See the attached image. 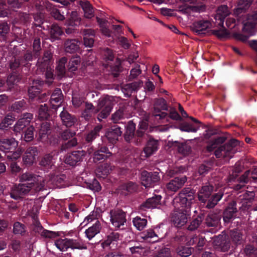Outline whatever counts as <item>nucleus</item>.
<instances>
[{"label": "nucleus", "mask_w": 257, "mask_h": 257, "mask_svg": "<svg viewBox=\"0 0 257 257\" xmlns=\"http://www.w3.org/2000/svg\"><path fill=\"white\" fill-rule=\"evenodd\" d=\"M110 221L113 226L116 229L119 228L126 222L125 214L121 210H114L110 212Z\"/></svg>", "instance_id": "2eb2a0df"}, {"label": "nucleus", "mask_w": 257, "mask_h": 257, "mask_svg": "<svg viewBox=\"0 0 257 257\" xmlns=\"http://www.w3.org/2000/svg\"><path fill=\"white\" fill-rule=\"evenodd\" d=\"M191 247L181 246L176 249V252L182 257H187L191 254Z\"/></svg>", "instance_id": "680f3d73"}, {"label": "nucleus", "mask_w": 257, "mask_h": 257, "mask_svg": "<svg viewBox=\"0 0 257 257\" xmlns=\"http://www.w3.org/2000/svg\"><path fill=\"white\" fill-rule=\"evenodd\" d=\"M26 107V102L25 100L22 99L17 101L12 104L11 109L17 113H20L24 110Z\"/></svg>", "instance_id": "864d4df0"}, {"label": "nucleus", "mask_w": 257, "mask_h": 257, "mask_svg": "<svg viewBox=\"0 0 257 257\" xmlns=\"http://www.w3.org/2000/svg\"><path fill=\"white\" fill-rule=\"evenodd\" d=\"M32 188L31 186H28L25 183H20L13 186L9 192L11 198L18 200L27 194Z\"/></svg>", "instance_id": "f8f14e48"}, {"label": "nucleus", "mask_w": 257, "mask_h": 257, "mask_svg": "<svg viewBox=\"0 0 257 257\" xmlns=\"http://www.w3.org/2000/svg\"><path fill=\"white\" fill-rule=\"evenodd\" d=\"M65 149L76 146L77 140L73 138L76 135L74 130L72 128L65 129Z\"/></svg>", "instance_id": "393cba45"}, {"label": "nucleus", "mask_w": 257, "mask_h": 257, "mask_svg": "<svg viewBox=\"0 0 257 257\" xmlns=\"http://www.w3.org/2000/svg\"><path fill=\"white\" fill-rule=\"evenodd\" d=\"M51 133V124L49 122H43L41 124L39 131V139L44 140L48 138V135Z\"/></svg>", "instance_id": "ea45409f"}, {"label": "nucleus", "mask_w": 257, "mask_h": 257, "mask_svg": "<svg viewBox=\"0 0 257 257\" xmlns=\"http://www.w3.org/2000/svg\"><path fill=\"white\" fill-rule=\"evenodd\" d=\"M161 199L160 195H156L152 198H150L143 204L140 207L141 211H145L147 209H153L157 207L160 204Z\"/></svg>", "instance_id": "a878e982"}, {"label": "nucleus", "mask_w": 257, "mask_h": 257, "mask_svg": "<svg viewBox=\"0 0 257 257\" xmlns=\"http://www.w3.org/2000/svg\"><path fill=\"white\" fill-rule=\"evenodd\" d=\"M113 105L112 98L109 96L100 98L98 99L97 108H95L92 103L86 102L84 104V109L81 113V117L88 120L94 114L100 111L97 117L100 121L102 118H105L109 115Z\"/></svg>", "instance_id": "7ed1b4c3"}, {"label": "nucleus", "mask_w": 257, "mask_h": 257, "mask_svg": "<svg viewBox=\"0 0 257 257\" xmlns=\"http://www.w3.org/2000/svg\"><path fill=\"white\" fill-rule=\"evenodd\" d=\"M194 199L195 191L190 188L183 189L174 198L172 204L175 211L173 221L176 226L180 227L186 223Z\"/></svg>", "instance_id": "f257e3e1"}, {"label": "nucleus", "mask_w": 257, "mask_h": 257, "mask_svg": "<svg viewBox=\"0 0 257 257\" xmlns=\"http://www.w3.org/2000/svg\"><path fill=\"white\" fill-rule=\"evenodd\" d=\"M33 117V114L31 113H24L14 126V131L16 133L21 134L29 125L30 122Z\"/></svg>", "instance_id": "4468645a"}, {"label": "nucleus", "mask_w": 257, "mask_h": 257, "mask_svg": "<svg viewBox=\"0 0 257 257\" xmlns=\"http://www.w3.org/2000/svg\"><path fill=\"white\" fill-rule=\"evenodd\" d=\"M204 9L203 6H180L179 7V12L183 14H190L192 12H200Z\"/></svg>", "instance_id": "c9c22d12"}, {"label": "nucleus", "mask_w": 257, "mask_h": 257, "mask_svg": "<svg viewBox=\"0 0 257 257\" xmlns=\"http://www.w3.org/2000/svg\"><path fill=\"white\" fill-rule=\"evenodd\" d=\"M39 177L32 172H26L20 176V182L26 184L27 186H31V188H32L35 184L39 181Z\"/></svg>", "instance_id": "6ab92c4d"}, {"label": "nucleus", "mask_w": 257, "mask_h": 257, "mask_svg": "<svg viewBox=\"0 0 257 257\" xmlns=\"http://www.w3.org/2000/svg\"><path fill=\"white\" fill-rule=\"evenodd\" d=\"M169 110L166 100L163 98H159L155 100L153 114L155 117H159L160 119L165 118L168 116V113L161 110Z\"/></svg>", "instance_id": "9b49d317"}, {"label": "nucleus", "mask_w": 257, "mask_h": 257, "mask_svg": "<svg viewBox=\"0 0 257 257\" xmlns=\"http://www.w3.org/2000/svg\"><path fill=\"white\" fill-rule=\"evenodd\" d=\"M253 0H238V7L234 10V13L237 16L244 13L251 5Z\"/></svg>", "instance_id": "f704fd0d"}, {"label": "nucleus", "mask_w": 257, "mask_h": 257, "mask_svg": "<svg viewBox=\"0 0 257 257\" xmlns=\"http://www.w3.org/2000/svg\"><path fill=\"white\" fill-rule=\"evenodd\" d=\"M134 226L139 230H143L147 224V220L145 218H141L140 217H136L133 220Z\"/></svg>", "instance_id": "4d7b16f0"}, {"label": "nucleus", "mask_w": 257, "mask_h": 257, "mask_svg": "<svg viewBox=\"0 0 257 257\" xmlns=\"http://www.w3.org/2000/svg\"><path fill=\"white\" fill-rule=\"evenodd\" d=\"M50 144L56 146L60 145L61 152L63 153L64 150V131L58 127L55 128L54 133L49 138Z\"/></svg>", "instance_id": "dca6fc26"}, {"label": "nucleus", "mask_w": 257, "mask_h": 257, "mask_svg": "<svg viewBox=\"0 0 257 257\" xmlns=\"http://www.w3.org/2000/svg\"><path fill=\"white\" fill-rule=\"evenodd\" d=\"M230 236L233 242L235 244L241 243L242 239V234L240 231L232 230L230 232Z\"/></svg>", "instance_id": "13d9d810"}, {"label": "nucleus", "mask_w": 257, "mask_h": 257, "mask_svg": "<svg viewBox=\"0 0 257 257\" xmlns=\"http://www.w3.org/2000/svg\"><path fill=\"white\" fill-rule=\"evenodd\" d=\"M230 14L228 7L226 5L220 6L216 10L214 18L216 24L220 27L224 28V19Z\"/></svg>", "instance_id": "f3484780"}, {"label": "nucleus", "mask_w": 257, "mask_h": 257, "mask_svg": "<svg viewBox=\"0 0 257 257\" xmlns=\"http://www.w3.org/2000/svg\"><path fill=\"white\" fill-rule=\"evenodd\" d=\"M159 141L153 138H150L148 140L144 151L141 153V157H149L156 152L159 148Z\"/></svg>", "instance_id": "a211bd4d"}, {"label": "nucleus", "mask_w": 257, "mask_h": 257, "mask_svg": "<svg viewBox=\"0 0 257 257\" xmlns=\"http://www.w3.org/2000/svg\"><path fill=\"white\" fill-rule=\"evenodd\" d=\"M53 110L49 109L47 104L41 105L38 110V116L42 119H48Z\"/></svg>", "instance_id": "49530a36"}, {"label": "nucleus", "mask_w": 257, "mask_h": 257, "mask_svg": "<svg viewBox=\"0 0 257 257\" xmlns=\"http://www.w3.org/2000/svg\"><path fill=\"white\" fill-rule=\"evenodd\" d=\"M50 34L51 39L54 41L59 39L63 34V31L57 24H53L51 26Z\"/></svg>", "instance_id": "09e8293b"}, {"label": "nucleus", "mask_w": 257, "mask_h": 257, "mask_svg": "<svg viewBox=\"0 0 257 257\" xmlns=\"http://www.w3.org/2000/svg\"><path fill=\"white\" fill-rule=\"evenodd\" d=\"M114 55L111 50L106 48L104 51V58L107 62L106 69L108 71V74L113 78H117L122 71V68L120 60L117 58L114 64L111 63L114 59Z\"/></svg>", "instance_id": "6e6552de"}, {"label": "nucleus", "mask_w": 257, "mask_h": 257, "mask_svg": "<svg viewBox=\"0 0 257 257\" xmlns=\"http://www.w3.org/2000/svg\"><path fill=\"white\" fill-rule=\"evenodd\" d=\"M10 30V25L6 21H0V36L6 37Z\"/></svg>", "instance_id": "bf43d9fd"}, {"label": "nucleus", "mask_w": 257, "mask_h": 257, "mask_svg": "<svg viewBox=\"0 0 257 257\" xmlns=\"http://www.w3.org/2000/svg\"><path fill=\"white\" fill-rule=\"evenodd\" d=\"M171 146L176 147L178 153L183 156H188L191 151L190 146L186 143H180L178 142L175 141L172 143Z\"/></svg>", "instance_id": "72a5a7b5"}, {"label": "nucleus", "mask_w": 257, "mask_h": 257, "mask_svg": "<svg viewBox=\"0 0 257 257\" xmlns=\"http://www.w3.org/2000/svg\"><path fill=\"white\" fill-rule=\"evenodd\" d=\"M223 194V192L220 191L217 193L213 195L208 200L206 207L208 208L214 207L217 204V202L222 198Z\"/></svg>", "instance_id": "603ef678"}, {"label": "nucleus", "mask_w": 257, "mask_h": 257, "mask_svg": "<svg viewBox=\"0 0 257 257\" xmlns=\"http://www.w3.org/2000/svg\"><path fill=\"white\" fill-rule=\"evenodd\" d=\"M160 180V177L158 172H148L144 171L141 173V183L146 188L151 187Z\"/></svg>", "instance_id": "ddd939ff"}, {"label": "nucleus", "mask_w": 257, "mask_h": 257, "mask_svg": "<svg viewBox=\"0 0 257 257\" xmlns=\"http://www.w3.org/2000/svg\"><path fill=\"white\" fill-rule=\"evenodd\" d=\"M186 181L187 178L185 176L175 178L167 184V188L169 191L176 192L183 186Z\"/></svg>", "instance_id": "5701e85b"}, {"label": "nucleus", "mask_w": 257, "mask_h": 257, "mask_svg": "<svg viewBox=\"0 0 257 257\" xmlns=\"http://www.w3.org/2000/svg\"><path fill=\"white\" fill-rule=\"evenodd\" d=\"M13 232L15 235L22 236H26L28 234L26 226L24 224L18 221L15 222L14 223Z\"/></svg>", "instance_id": "4c0bfd02"}, {"label": "nucleus", "mask_w": 257, "mask_h": 257, "mask_svg": "<svg viewBox=\"0 0 257 257\" xmlns=\"http://www.w3.org/2000/svg\"><path fill=\"white\" fill-rule=\"evenodd\" d=\"M111 170L109 166L107 163H105L104 165L99 166L95 170L96 175L98 178H104L105 176H107L110 173Z\"/></svg>", "instance_id": "de8ad7c7"}, {"label": "nucleus", "mask_w": 257, "mask_h": 257, "mask_svg": "<svg viewBox=\"0 0 257 257\" xmlns=\"http://www.w3.org/2000/svg\"><path fill=\"white\" fill-rule=\"evenodd\" d=\"M35 128L33 126H29L22 133H21V139L27 143L30 142L34 138Z\"/></svg>", "instance_id": "58836bf2"}, {"label": "nucleus", "mask_w": 257, "mask_h": 257, "mask_svg": "<svg viewBox=\"0 0 257 257\" xmlns=\"http://www.w3.org/2000/svg\"><path fill=\"white\" fill-rule=\"evenodd\" d=\"M120 239V235L117 232H113L107 235V239L104 241L103 244L104 245L109 246L111 244H115Z\"/></svg>", "instance_id": "8fccbe9b"}, {"label": "nucleus", "mask_w": 257, "mask_h": 257, "mask_svg": "<svg viewBox=\"0 0 257 257\" xmlns=\"http://www.w3.org/2000/svg\"><path fill=\"white\" fill-rule=\"evenodd\" d=\"M94 160H106L109 158L112 155V153L110 152L108 149L106 147H101L98 151L94 152Z\"/></svg>", "instance_id": "e433bc0d"}, {"label": "nucleus", "mask_w": 257, "mask_h": 257, "mask_svg": "<svg viewBox=\"0 0 257 257\" xmlns=\"http://www.w3.org/2000/svg\"><path fill=\"white\" fill-rule=\"evenodd\" d=\"M140 83L137 82L127 84L124 87V89L126 91L125 94L128 96L132 95L133 92L137 90L140 87Z\"/></svg>", "instance_id": "5fc2aeb1"}, {"label": "nucleus", "mask_w": 257, "mask_h": 257, "mask_svg": "<svg viewBox=\"0 0 257 257\" xmlns=\"http://www.w3.org/2000/svg\"><path fill=\"white\" fill-rule=\"evenodd\" d=\"M79 41L77 39L65 40V53H72L76 52L79 49Z\"/></svg>", "instance_id": "473e14b6"}, {"label": "nucleus", "mask_w": 257, "mask_h": 257, "mask_svg": "<svg viewBox=\"0 0 257 257\" xmlns=\"http://www.w3.org/2000/svg\"><path fill=\"white\" fill-rule=\"evenodd\" d=\"M124 113L122 110L119 109L117 110L111 116V119L114 124H117L119 123H123L122 121L119 122V120L123 118Z\"/></svg>", "instance_id": "0e129e2a"}, {"label": "nucleus", "mask_w": 257, "mask_h": 257, "mask_svg": "<svg viewBox=\"0 0 257 257\" xmlns=\"http://www.w3.org/2000/svg\"><path fill=\"white\" fill-rule=\"evenodd\" d=\"M67 16L65 26L66 25L67 28H65V33L72 34L76 31L75 27L80 24L81 19L79 17L78 13L75 11H72L70 14L69 11L67 12Z\"/></svg>", "instance_id": "9d476101"}, {"label": "nucleus", "mask_w": 257, "mask_h": 257, "mask_svg": "<svg viewBox=\"0 0 257 257\" xmlns=\"http://www.w3.org/2000/svg\"><path fill=\"white\" fill-rule=\"evenodd\" d=\"M33 51L34 56L35 58L39 57L41 54V40L40 38L36 37L35 38L33 44Z\"/></svg>", "instance_id": "6e6d98bb"}, {"label": "nucleus", "mask_w": 257, "mask_h": 257, "mask_svg": "<svg viewBox=\"0 0 257 257\" xmlns=\"http://www.w3.org/2000/svg\"><path fill=\"white\" fill-rule=\"evenodd\" d=\"M81 62V58L79 56L75 55L72 57L69 62L68 65V70L69 72H74L75 71L80 65Z\"/></svg>", "instance_id": "3c124183"}, {"label": "nucleus", "mask_w": 257, "mask_h": 257, "mask_svg": "<svg viewBox=\"0 0 257 257\" xmlns=\"http://www.w3.org/2000/svg\"><path fill=\"white\" fill-rule=\"evenodd\" d=\"M52 58V53L50 51L46 50L44 52L43 57L39 58L36 64L38 69L44 73L46 80L44 81V85L46 87L50 86L55 78L59 80L64 77V57L56 61L55 74L54 70L51 67Z\"/></svg>", "instance_id": "f03ea898"}, {"label": "nucleus", "mask_w": 257, "mask_h": 257, "mask_svg": "<svg viewBox=\"0 0 257 257\" xmlns=\"http://www.w3.org/2000/svg\"><path fill=\"white\" fill-rule=\"evenodd\" d=\"M80 5L84 13V16L87 18H91L93 15V8L88 1H80Z\"/></svg>", "instance_id": "c03bdc74"}, {"label": "nucleus", "mask_w": 257, "mask_h": 257, "mask_svg": "<svg viewBox=\"0 0 257 257\" xmlns=\"http://www.w3.org/2000/svg\"><path fill=\"white\" fill-rule=\"evenodd\" d=\"M210 23L208 21L200 20L194 23L193 31L198 35H203L206 33L207 29L209 27Z\"/></svg>", "instance_id": "b1692460"}, {"label": "nucleus", "mask_w": 257, "mask_h": 257, "mask_svg": "<svg viewBox=\"0 0 257 257\" xmlns=\"http://www.w3.org/2000/svg\"><path fill=\"white\" fill-rule=\"evenodd\" d=\"M212 191V186L207 185L202 186L198 193V199L202 202H205L210 196Z\"/></svg>", "instance_id": "2f4dec72"}, {"label": "nucleus", "mask_w": 257, "mask_h": 257, "mask_svg": "<svg viewBox=\"0 0 257 257\" xmlns=\"http://www.w3.org/2000/svg\"><path fill=\"white\" fill-rule=\"evenodd\" d=\"M101 229V226L100 222L98 220H96L92 226L85 230V235L89 240H91L96 234L100 232Z\"/></svg>", "instance_id": "c756f323"}, {"label": "nucleus", "mask_w": 257, "mask_h": 257, "mask_svg": "<svg viewBox=\"0 0 257 257\" xmlns=\"http://www.w3.org/2000/svg\"><path fill=\"white\" fill-rule=\"evenodd\" d=\"M33 57H34V55H33L32 51L29 50H27L25 52L23 56L19 57L23 67H25L28 68H30L31 64L29 62L33 60Z\"/></svg>", "instance_id": "a18cd8bd"}, {"label": "nucleus", "mask_w": 257, "mask_h": 257, "mask_svg": "<svg viewBox=\"0 0 257 257\" xmlns=\"http://www.w3.org/2000/svg\"><path fill=\"white\" fill-rule=\"evenodd\" d=\"M63 96L60 88H56L51 96L50 104L53 109L56 110L61 105Z\"/></svg>", "instance_id": "412c9836"}, {"label": "nucleus", "mask_w": 257, "mask_h": 257, "mask_svg": "<svg viewBox=\"0 0 257 257\" xmlns=\"http://www.w3.org/2000/svg\"><path fill=\"white\" fill-rule=\"evenodd\" d=\"M39 154L37 147H29L25 153L23 161H36L39 157Z\"/></svg>", "instance_id": "c85d7f7f"}, {"label": "nucleus", "mask_w": 257, "mask_h": 257, "mask_svg": "<svg viewBox=\"0 0 257 257\" xmlns=\"http://www.w3.org/2000/svg\"><path fill=\"white\" fill-rule=\"evenodd\" d=\"M220 215L217 213H210L206 218L205 223L208 226H216L219 223Z\"/></svg>", "instance_id": "37998d69"}, {"label": "nucleus", "mask_w": 257, "mask_h": 257, "mask_svg": "<svg viewBox=\"0 0 257 257\" xmlns=\"http://www.w3.org/2000/svg\"><path fill=\"white\" fill-rule=\"evenodd\" d=\"M122 134V127L119 124L111 125L105 133V135L102 137L103 142H107L114 145L118 141L119 138Z\"/></svg>", "instance_id": "1a4fd4ad"}, {"label": "nucleus", "mask_w": 257, "mask_h": 257, "mask_svg": "<svg viewBox=\"0 0 257 257\" xmlns=\"http://www.w3.org/2000/svg\"><path fill=\"white\" fill-rule=\"evenodd\" d=\"M44 84V80L41 79L34 80L32 82L28 89L29 100L31 103H34L35 101L42 102L47 99L50 93L42 92L43 90L46 89L47 88Z\"/></svg>", "instance_id": "39448f33"}, {"label": "nucleus", "mask_w": 257, "mask_h": 257, "mask_svg": "<svg viewBox=\"0 0 257 257\" xmlns=\"http://www.w3.org/2000/svg\"><path fill=\"white\" fill-rule=\"evenodd\" d=\"M102 126L101 125H97L94 127L93 130L89 132L85 136V140L87 143H91L97 137L99 136V133L101 131Z\"/></svg>", "instance_id": "a19ab883"}, {"label": "nucleus", "mask_w": 257, "mask_h": 257, "mask_svg": "<svg viewBox=\"0 0 257 257\" xmlns=\"http://www.w3.org/2000/svg\"><path fill=\"white\" fill-rule=\"evenodd\" d=\"M180 129L182 131L195 133L197 132L198 127H195L192 124L186 123L182 124L180 125Z\"/></svg>", "instance_id": "774afa93"}, {"label": "nucleus", "mask_w": 257, "mask_h": 257, "mask_svg": "<svg viewBox=\"0 0 257 257\" xmlns=\"http://www.w3.org/2000/svg\"><path fill=\"white\" fill-rule=\"evenodd\" d=\"M237 211L236 202H231L223 213V220L225 222H229L234 217V214Z\"/></svg>", "instance_id": "bb28decb"}, {"label": "nucleus", "mask_w": 257, "mask_h": 257, "mask_svg": "<svg viewBox=\"0 0 257 257\" xmlns=\"http://www.w3.org/2000/svg\"><path fill=\"white\" fill-rule=\"evenodd\" d=\"M83 42L86 47L91 48L94 44L95 32L92 29H84L83 30Z\"/></svg>", "instance_id": "cd10ccee"}, {"label": "nucleus", "mask_w": 257, "mask_h": 257, "mask_svg": "<svg viewBox=\"0 0 257 257\" xmlns=\"http://www.w3.org/2000/svg\"><path fill=\"white\" fill-rule=\"evenodd\" d=\"M153 257H173V256L170 248L165 247L160 249Z\"/></svg>", "instance_id": "338daca9"}, {"label": "nucleus", "mask_w": 257, "mask_h": 257, "mask_svg": "<svg viewBox=\"0 0 257 257\" xmlns=\"http://www.w3.org/2000/svg\"><path fill=\"white\" fill-rule=\"evenodd\" d=\"M240 142L232 139L224 145L220 146L214 152L216 158H222L230 160L238 150Z\"/></svg>", "instance_id": "0eeeda50"}, {"label": "nucleus", "mask_w": 257, "mask_h": 257, "mask_svg": "<svg viewBox=\"0 0 257 257\" xmlns=\"http://www.w3.org/2000/svg\"><path fill=\"white\" fill-rule=\"evenodd\" d=\"M247 22L243 25L242 30L244 32L250 33L254 28L257 22V11L248 14L246 17Z\"/></svg>", "instance_id": "4be33fe9"}, {"label": "nucleus", "mask_w": 257, "mask_h": 257, "mask_svg": "<svg viewBox=\"0 0 257 257\" xmlns=\"http://www.w3.org/2000/svg\"><path fill=\"white\" fill-rule=\"evenodd\" d=\"M203 218L201 216H198L196 218L194 219L189 225L188 229L189 230H194L196 229L202 222Z\"/></svg>", "instance_id": "e2e57ef3"}, {"label": "nucleus", "mask_w": 257, "mask_h": 257, "mask_svg": "<svg viewBox=\"0 0 257 257\" xmlns=\"http://www.w3.org/2000/svg\"><path fill=\"white\" fill-rule=\"evenodd\" d=\"M19 81V78L17 75L15 73H12L8 76L6 83L9 87L11 88L15 84L18 82Z\"/></svg>", "instance_id": "69168bd1"}, {"label": "nucleus", "mask_w": 257, "mask_h": 257, "mask_svg": "<svg viewBox=\"0 0 257 257\" xmlns=\"http://www.w3.org/2000/svg\"><path fill=\"white\" fill-rule=\"evenodd\" d=\"M68 248H71L73 250L74 249H87V246L79 240L77 237L76 238L65 237V251Z\"/></svg>", "instance_id": "aec40b11"}, {"label": "nucleus", "mask_w": 257, "mask_h": 257, "mask_svg": "<svg viewBox=\"0 0 257 257\" xmlns=\"http://www.w3.org/2000/svg\"><path fill=\"white\" fill-rule=\"evenodd\" d=\"M215 244L219 246L220 250L223 252L227 251L230 247L229 240L226 238L225 235H219L215 240Z\"/></svg>", "instance_id": "7c9ffc66"}, {"label": "nucleus", "mask_w": 257, "mask_h": 257, "mask_svg": "<svg viewBox=\"0 0 257 257\" xmlns=\"http://www.w3.org/2000/svg\"><path fill=\"white\" fill-rule=\"evenodd\" d=\"M16 118L14 114L9 113L3 118L0 123L1 130H8L9 126L12 125L15 121Z\"/></svg>", "instance_id": "79ce46f5"}, {"label": "nucleus", "mask_w": 257, "mask_h": 257, "mask_svg": "<svg viewBox=\"0 0 257 257\" xmlns=\"http://www.w3.org/2000/svg\"><path fill=\"white\" fill-rule=\"evenodd\" d=\"M17 146L18 142L13 138L0 139V150L12 161L17 160L21 155L20 151H15Z\"/></svg>", "instance_id": "423d86ee"}, {"label": "nucleus", "mask_w": 257, "mask_h": 257, "mask_svg": "<svg viewBox=\"0 0 257 257\" xmlns=\"http://www.w3.org/2000/svg\"><path fill=\"white\" fill-rule=\"evenodd\" d=\"M119 125L125 130L124 133V140L130 143L139 145L148 139V135L141 130H136V124L133 121H129L126 124L124 123H119Z\"/></svg>", "instance_id": "20e7f679"}, {"label": "nucleus", "mask_w": 257, "mask_h": 257, "mask_svg": "<svg viewBox=\"0 0 257 257\" xmlns=\"http://www.w3.org/2000/svg\"><path fill=\"white\" fill-rule=\"evenodd\" d=\"M243 252L248 257L257 256V249L251 245H246L243 249Z\"/></svg>", "instance_id": "052dcab7"}]
</instances>
